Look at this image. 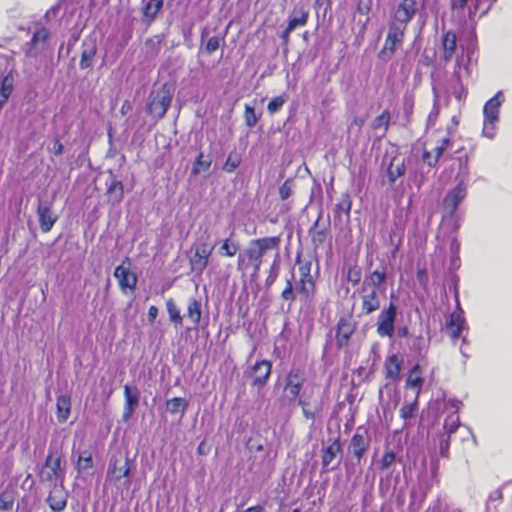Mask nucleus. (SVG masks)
I'll return each mask as SVG.
<instances>
[{
    "label": "nucleus",
    "mask_w": 512,
    "mask_h": 512,
    "mask_svg": "<svg viewBox=\"0 0 512 512\" xmlns=\"http://www.w3.org/2000/svg\"><path fill=\"white\" fill-rule=\"evenodd\" d=\"M426 0H401L391 11L388 33L385 38L382 54L392 56L397 47L402 45L408 24L425 9Z\"/></svg>",
    "instance_id": "obj_1"
},
{
    "label": "nucleus",
    "mask_w": 512,
    "mask_h": 512,
    "mask_svg": "<svg viewBox=\"0 0 512 512\" xmlns=\"http://www.w3.org/2000/svg\"><path fill=\"white\" fill-rule=\"evenodd\" d=\"M387 271L385 267L375 269L366 273L361 287L354 292L360 300V315L368 316L378 311L381 307V294H384L385 288L381 286L386 282Z\"/></svg>",
    "instance_id": "obj_2"
},
{
    "label": "nucleus",
    "mask_w": 512,
    "mask_h": 512,
    "mask_svg": "<svg viewBox=\"0 0 512 512\" xmlns=\"http://www.w3.org/2000/svg\"><path fill=\"white\" fill-rule=\"evenodd\" d=\"M280 236L257 238L250 242L249 247L238 256V267L242 270L253 268L254 275L258 274L263 264V258L268 251L279 252Z\"/></svg>",
    "instance_id": "obj_3"
},
{
    "label": "nucleus",
    "mask_w": 512,
    "mask_h": 512,
    "mask_svg": "<svg viewBox=\"0 0 512 512\" xmlns=\"http://www.w3.org/2000/svg\"><path fill=\"white\" fill-rule=\"evenodd\" d=\"M318 292L316 279H301L294 282V273L287 279L280 293V299L290 308L297 300L303 305H310Z\"/></svg>",
    "instance_id": "obj_4"
},
{
    "label": "nucleus",
    "mask_w": 512,
    "mask_h": 512,
    "mask_svg": "<svg viewBox=\"0 0 512 512\" xmlns=\"http://www.w3.org/2000/svg\"><path fill=\"white\" fill-rule=\"evenodd\" d=\"M305 382L304 372L299 368H292L286 375L284 383V392L290 401L297 400L298 405L302 409L303 416L314 421L316 411L310 408V400L308 396L300 397V392Z\"/></svg>",
    "instance_id": "obj_5"
},
{
    "label": "nucleus",
    "mask_w": 512,
    "mask_h": 512,
    "mask_svg": "<svg viewBox=\"0 0 512 512\" xmlns=\"http://www.w3.org/2000/svg\"><path fill=\"white\" fill-rule=\"evenodd\" d=\"M165 306L169 321L175 326V328L181 327L185 318L190 321L193 329H197L199 327L202 317V305L197 298L190 297L187 300L184 315L181 314L180 308L172 298L166 300Z\"/></svg>",
    "instance_id": "obj_6"
},
{
    "label": "nucleus",
    "mask_w": 512,
    "mask_h": 512,
    "mask_svg": "<svg viewBox=\"0 0 512 512\" xmlns=\"http://www.w3.org/2000/svg\"><path fill=\"white\" fill-rule=\"evenodd\" d=\"M64 463L65 460L60 452L49 450L39 473L40 481L48 483H56L58 480L63 481L65 477Z\"/></svg>",
    "instance_id": "obj_7"
},
{
    "label": "nucleus",
    "mask_w": 512,
    "mask_h": 512,
    "mask_svg": "<svg viewBox=\"0 0 512 512\" xmlns=\"http://www.w3.org/2000/svg\"><path fill=\"white\" fill-rule=\"evenodd\" d=\"M214 246L204 240H196L191 246L189 267L191 272L201 275L208 267Z\"/></svg>",
    "instance_id": "obj_8"
},
{
    "label": "nucleus",
    "mask_w": 512,
    "mask_h": 512,
    "mask_svg": "<svg viewBox=\"0 0 512 512\" xmlns=\"http://www.w3.org/2000/svg\"><path fill=\"white\" fill-rule=\"evenodd\" d=\"M172 102V93L167 84H163L157 91H152L146 106L147 113L156 120L166 115Z\"/></svg>",
    "instance_id": "obj_9"
},
{
    "label": "nucleus",
    "mask_w": 512,
    "mask_h": 512,
    "mask_svg": "<svg viewBox=\"0 0 512 512\" xmlns=\"http://www.w3.org/2000/svg\"><path fill=\"white\" fill-rule=\"evenodd\" d=\"M475 146L472 143L460 146L450 156L451 168L456 170V179L465 181L470 174L469 162L474 156Z\"/></svg>",
    "instance_id": "obj_10"
},
{
    "label": "nucleus",
    "mask_w": 512,
    "mask_h": 512,
    "mask_svg": "<svg viewBox=\"0 0 512 512\" xmlns=\"http://www.w3.org/2000/svg\"><path fill=\"white\" fill-rule=\"evenodd\" d=\"M504 100L503 93L498 91L491 99H489L483 107L484 125L483 134L489 138H493L495 134V124L499 120L500 106Z\"/></svg>",
    "instance_id": "obj_11"
},
{
    "label": "nucleus",
    "mask_w": 512,
    "mask_h": 512,
    "mask_svg": "<svg viewBox=\"0 0 512 512\" xmlns=\"http://www.w3.org/2000/svg\"><path fill=\"white\" fill-rule=\"evenodd\" d=\"M357 322L351 313L342 315L336 324L335 343L338 349L345 348L356 332Z\"/></svg>",
    "instance_id": "obj_12"
},
{
    "label": "nucleus",
    "mask_w": 512,
    "mask_h": 512,
    "mask_svg": "<svg viewBox=\"0 0 512 512\" xmlns=\"http://www.w3.org/2000/svg\"><path fill=\"white\" fill-rule=\"evenodd\" d=\"M131 471V461L128 456L113 455L109 461L107 469V480L113 483L119 482L121 479L128 478ZM127 485L130 480L127 479Z\"/></svg>",
    "instance_id": "obj_13"
},
{
    "label": "nucleus",
    "mask_w": 512,
    "mask_h": 512,
    "mask_svg": "<svg viewBox=\"0 0 512 512\" xmlns=\"http://www.w3.org/2000/svg\"><path fill=\"white\" fill-rule=\"evenodd\" d=\"M397 307L390 303L379 313L376 324V331L380 337H392L395 329Z\"/></svg>",
    "instance_id": "obj_14"
},
{
    "label": "nucleus",
    "mask_w": 512,
    "mask_h": 512,
    "mask_svg": "<svg viewBox=\"0 0 512 512\" xmlns=\"http://www.w3.org/2000/svg\"><path fill=\"white\" fill-rule=\"evenodd\" d=\"M467 193V186L462 180H459L457 185L446 193L442 207L448 216L452 217L456 213L460 203L467 197Z\"/></svg>",
    "instance_id": "obj_15"
},
{
    "label": "nucleus",
    "mask_w": 512,
    "mask_h": 512,
    "mask_svg": "<svg viewBox=\"0 0 512 512\" xmlns=\"http://www.w3.org/2000/svg\"><path fill=\"white\" fill-rule=\"evenodd\" d=\"M272 373V362L261 359L251 366L248 375L252 378L251 386L261 389L266 386Z\"/></svg>",
    "instance_id": "obj_16"
},
{
    "label": "nucleus",
    "mask_w": 512,
    "mask_h": 512,
    "mask_svg": "<svg viewBox=\"0 0 512 512\" xmlns=\"http://www.w3.org/2000/svg\"><path fill=\"white\" fill-rule=\"evenodd\" d=\"M370 442L368 429L363 425L358 426L351 438L349 452L359 461L368 450Z\"/></svg>",
    "instance_id": "obj_17"
},
{
    "label": "nucleus",
    "mask_w": 512,
    "mask_h": 512,
    "mask_svg": "<svg viewBox=\"0 0 512 512\" xmlns=\"http://www.w3.org/2000/svg\"><path fill=\"white\" fill-rule=\"evenodd\" d=\"M114 277L117 279L119 288L122 292H132L135 290L138 279L136 274L130 271V262L128 258L115 268Z\"/></svg>",
    "instance_id": "obj_18"
},
{
    "label": "nucleus",
    "mask_w": 512,
    "mask_h": 512,
    "mask_svg": "<svg viewBox=\"0 0 512 512\" xmlns=\"http://www.w3.org/2000/svg\"><path fill=\"white\" fill-rule=\"evenodd\" d=\"M140 392L136 386H130L126 384L124 386V408H123V420H129L135 413L136 408L139 405Z\"/></svg>",
    "instance_id": "obj_19"
},
{
    "label": "nucleus",
    "mask_w": 512,
    "mask_h": 512,
    "mask_svg": "<svg viewBox=\"0 0 512 512\" xmlns=\"http://www.w3.org/2000/svg\"><path fill=\"white\" fill-rule=\"evenodd\" d=\"M450 144L451 139L449 137H443L442 139H440L434 148V155H432V153L429 150L424 148L422 151L423 162L427 164L429 167L435 168L438 165L444 152L450 146Z\"/></svg>",
    "instance_id": "obj_20"
},
{
    "label": "nucleus",
    "mask_w": 512,
    "mask_h": 512,
    "mask_svg": "<svg viewBox=\"0 0 512 512\" xmlns=\"http://www.w3.org/2000/svg\"><path fill=\"white\" fill-rule=\"evenodd\" d=\"M164 0H142L141 16L142 21L150 26L157 19L162 11Z\"/></svg>",
    "instance_id": "obj_21"
},
{
    "label": "nucleus",
    "mask_w": 512,
    "mask_h": 512,
    "mask_svg": "<svg viewBox=\"0 0 512 512\" xmlns=\"http://www.w3.org/2000/svg\"><path fill=\"white\" fill-rule=\"evenodd\" d=\"M40 229L43 233H48L58 220L57 214L52 210V205H39L37 208Z\"/></svg>",
    "instance_id": "obj_22"
},
{
    "label": "nucleus",
    "mask_w": 512,
    "mask_h": 512,
    "mask_svg": "<svg viewBox=\"0 0 512 512\" xmlns=\"http://www.w3.org/2000/svg\"><path fill=\"white\" fill-rule=\"evenodd\" d=\"M403 358L399 354L389 355L384 362L385 379L392 382L398 381L400 378Z\"/></svg>",
    "instance_id": "obj_23"
},
{
    "label": "nucleus",
    "mask_w": 512,
    "mask_h": 512,
    "mask_svg": "<svg viewBox=\"0 0 512 512\" xmlns=\"http://www.w3.org/2000/svg\"><path fill=\"white\" fill-rule=\"evenodd\" d=\"M67 498L68 495L62 486H54L47 497V503L53 512H63L67 506Z\"/></svg>",
    "instance_id": "obj_24"
},
{
    "label": "nucleus",
    "mask_w": 512,
    "mask_h": 512,
    "mask_svg": "<svg viewBox=\"0 0 512 512\" xmlns=\"http://www.w3.org/2000/svg\"><path fill=\"white\" fill-rule=\"evenodd\" d=\"M97 54L96 39L84 40L82 43V51L79 66L82 70L92 67L95 56Z\"/></svg>",
    "instance_id": "obj_25"
},
{
    "label": "nucleus",
    "mask_w": 512,
    "mask_h": 512,
    "mask_svg": "<svg viewBox=\"0 0 512 512\" xmlns=\"http://www.w3.org/2000/svg\"><path fill=\"white\" fill-rule=\"evenodd\" d=\"M457 44V36L454 31H446L442 35L441 39V59L448 63L451 61Z\"/></svg>",
    "instance_id": "obj_26"
},
{
    "label": "nucleus",
    "mask_w": 512,
    "mask_h": 512,
    "mask_svg": "<svg viewBox=\"0 0 512 512\" xmlns=\"http://www.w3.org/2000/svg\"><path fill=\"white\" fill-rule=\"evenodd\" d=\"M464 324L465 318L463 316V311L458 307V311H454L446 323L449 335L453 340H456L461 336Z\"/></svg>",
    "instance_id": "obj_27"
},
{
    "label": "nucleus",
    "mask_w": 512,
    "mask_h": 512,
    "mask_svg": "<svg viewBox=\"0 0 512 512\" xmlns=\"http://www.w3.org/2000/svg\"><path fill=\"white\" fill-rule=\"evenodd\" d=\"M342 452L340 438H335L331 443L322 450L321 460L322 468L324 471H328L330 463L336 458L338 454Z\"/></svg>",
    "instance_id": "obj_28"
},
{
    "label": "nucleus",
    "mask_w": 512,
    "mask_h": 512,
    "mask_svg": "<svg viewBox=\"0 0 512 512\" xmlns=\"http://www.w3.org/2000/svg\"><path fill=\"white\" fill-rule=\"evenodd\" d=\"M106 196L113 205L119 204L124 198V185L122 181L112 177L110 183H106Z\"/></svg>",
    "instance_id": "obj_29"
},
{
    "label": "nucleus",
    "mask_w": 512,
    "mask_h": 512,
    "mask_svg": "<svg viewBox=\"0 0 512 512\" xmlns=\"http://www.w3.org/2000/svg\"><path fill=\"white\" fill-rule=\"evenodd\" d=\"M72 402L69 395H59L56 398V418L59 423H65L71 414Z\"/></svg>",
    "instance_id": "obj_30"
},
{
    "label": "nucleus",
    "mask_w": 512,
    "mask_h": 512,
    "mask_svg": "<svg viewBox=\"0 0 512 512\" xmlns=\"http://www.w3.org/2000/svg\"><path fill=\"white\" fill-rule=\"evenodd\" d=\"M424 384V378L422 377V368L419 364H415L408 373L406 379V387L416 389V395L419 397L422 386Z\"/></svg>",
    "instance_id": "obj_31"
},
{
    "label": "nucleus",
    "mask_w": 512,
    "mask_h": 512,
    "mask_svg": "<svg viewBox=\"0 0 512 512\" xmlns=\"http://www.w3.org/2000/svg\"><path fill=\"white\" fill-rule=\"evenodd\" d=\"M319 218L314 222V224L309 229V235L311 237V242L313 247L316 249L321 246L329 236V225L318 229Z\"/></svg>",
    "instance_id": "obj_32"
},
{
    "label": "nucleus",
    "mask_w": 512,
    "mask_h": 512,
    "mask_svg": "<svg viewBox=\"0 0 512 512\" xmlns=\"http://www.w3.org/2000/svg\"><path fill=\"white\" fill-rule=\"evenodd\" d=\"M352 208V198L349 192H345L341 195L339 202L335 205L333 213L335 219H342V215H345L347 219L350 217Z\"/></svg>",
    "instance_id": "obj_33"
},
{
    "label": "nucleus",
    "mask_w": 512,
    "mask_h": 512,
    "mask_svg": "<svg viewBox=\"0 0 512 512\" xmlns=\"http://www.w3.org/2000/svg\"><path fill=\"white\" fill-rule=\"evenodd\" d=\"M405 172L406 166L404 160H398L397 157H393L387 169L389 183H394L399 177L403 176Z\"/></svg>",
    "instance_id": "obj_34"
},
{
    "label": "nucleus",
    "mask_w": 512,
    "mask_h": 512,
    "mask_svg": "<svg viewBox=\"0 0 512 512\" xmlns=\"http://www.w3.org/2000/svg\"><path fill=\"white\" fill-rule=\"evenodd\" d=\"M419 397L415 396L414 400L410 403H405L400 411L399 416L405 421L404 427H407V421L416 417L419 412Z\"/></svg>",
    "instance_id": "obj_35"
},
{
    "label": "nucleus",
    "mask_w": 512,
    "mask_h": 512,
    "mask_svg": "<svg viewBox=\"0 0 512 512\" xmlns=\"http://www.w3.org/2000/svg\"><path fill=\"white\" fill-rule=\"evenodd\" d=\"M240 245L239 243L232 239V237L226 238L221 241L219 254L223 257L233 258L239 252Z\"/></svg>",
    "instance_id": "obj_36"
},
{
    "label": "nucleus",
    "mask_w": 512,
    "mask_h": 512,
    "mask_svg": "<svg viewBox=\"0 0 512 512\" xmlns=\"http://www.w3.org/2000/svg\"><path fill=\"white\" fill-rule=\"evenodd\" d=\"M225 36H226V33H224L223 35L211 36L210 38H208V40L206 41L204 46H203V44L200 46V51H203L207 55L213 54L221 46L225 45Z\"/></svg>",
    "instance_id": "obj_37"
},
{
    "label": "nucleus",
    "mask_w": 512,
    "mask_h": 512,
    "mask_svg": "<svg viewBox=\"0 0 512 512\" xmlns=\"http://www.w3.org/2000/svg\"><path fill=\"white\" fill-rule=\"evenodd\" d=\"M189 406V402L182 397H174L172 399L167 400L166 409L171 414H181L184 415L187 408Z\"/></svg>",
    "instance_id": "obj_38"
},
{
    "label": "nucleus",
    "mask_w": 512,
    "mask_h": 512,
    "mask_svg": "<svg viewBox=\"0 0 512 512\" xmlns=\"http://www.w3.org/2000/svg\"><path fill=\"white\" fill-rule=\"evenodd\" d=\"M14 86V79L11 75H6L2 78L1 87H0V110L4 106V104L9 99L12 94Z\"/></svg>",
    "instance_id": "obj_39"
},
{
    "label": "nucleus",
    "mask_w": 512,
    "mask_h": 512,
    "mask_svg": "<svg viewBox=\"0 0 512 512\" xmlns=\"http://www.w3.org/2000/svg\"><path fill=\"white\" fill-rule=\"evenodd\" d=\"M211 164H212V159L210 157L205 159L204 153L201 151L193 163L191 175L197 176L201 172L207 171L210 168Z\"/></svg>",
    "instance_id": "obj_40"
},
{
    "label": "nucleus",
    "mask_w": 512,
    "mask_h": 512,
    "mask_svg": "<svg viewBox=\"0 0 512 512\" xmlns=\"http://www.w3.org/2000/svg\"><path fill=\"white\" fill-rule=\"evenodd\" d=\"M164 40L165 35L163 33L157 34L147 38L145 41V46L151 54L156 56L159 54Z\"/></svg>",
    "instance_id": "obj_41"
},
{
    "label": "nucleus",
    "mask_w": 512,
    "mask_h": 512,
    "mask_svg": "<svg viewBox=\"0 0 512 512\" xmlns=\"http://www.w3.org/2000/svg\"><path fill=\"white\" fill-rule=\"evenodd\" d=\"M344 272L346 280L351 283L352 286L360 284L362 279V270L357 264L348 266Z\"/></svg>",
    "instance_id": "obj_42"
},
{
    "label": "nucleus",
    "mask_w": 512,
    "mask_h": 512,
    "mask_svg": "<svg viewBox=\"0 0 512 512\" xmlns=\"http://www.w3.org/2000/svg\"><path fill=\"white\" fill-rule=\"evenodd\" d=\"M296 263L299 265V278L301 279H316L315 276L312 275V261H302L301 254L298 253L296 256Z\"/></svg>",
    "instance_id": "obj_43"
},
{
    "label": "nucleus",
    "mask_w": 512,
    "mask_h": 512,
    "mask_svg": "<svg viewBox=\"0 0 512 512\" xmlns=\"http://www.w3.org/2000/svg\"><path fill=\"white\" fill-rule=\"evenodd\" d=\"M391 122V114L388 109L382 111L372 122V128L374 130L383 129L386 132L389 129Z\"/></svg>",
    "instance_id": "obj_44"
},
{
    "label": "nucleus",
    "mask_w": 512,
    "mask_h": 512,
    "mask_svg": "<svg viewBox=\"0 0 512 512\" xmlns=\"http://www.w3.org/2000/svg\"><path fill=\"white\" fill-rule=\"evenodd\" d=\"M279 257H280V254L279 252L275 253V257H274V261L272 263V265L270 266L269 270H268V275H267V278L265 280V284L267 287H270L272 286L275 281L277 280L278 278V275H279Z\"/></svg>",
    "instance_id": "obj_45"
},
{
    "label": "nucleus",
    "mask_w": 512,
    "mask_h": 512,
    "mask_svg": "<svg viewBox=\"0 0 512 512\" xmlns=\"http://www.w3.org/2000/svg\"><path fill=\"white\" fill-rule=\"evenodd\" d=\"M261 115H258L255 111V108L250 106L249 104H245L244 105V122H245V125L249 128H253L259 118H260Z\"/></svg>",
    "instance_id": "obj_46"
},
{
    "label": "nucleus",
    "mask_w": 512,
    "mask_h": 512,
    "mask_svg": "<svg viewBox=\"0 0 512 512\" xmlns=\"http://www.w3.org/2000/svg\"><path fill=\"white\" fill-rule=\"evenodd\" d=\"M460 426V418L457 414H451L446 417L444 421V430L445 433L443 435H449L456 432Z\"/></svg>",
    "instance_id": "obj_47"
},
{
    "label": "nucleus",
    "mask_w": 512,
    "mask_h": 512,
    "mask_svg": "<svg viewBox=\"0 0 512 512\" xmlns=\"http://www.w3.org/2000/svg\"><path fill=\"white\" fill-rule=\"evenodd\" d=\"M49 37V31L46 27H37L31 37L30 44L35 47L39 43H45Z\"/></svg>",
    "instance_id": "obj_48"
},
{
    "label": "nucleus",
    "mask_w": 512,
    "mask_h": 512,
    "mask_svg": "<svg viewBox=\"0 0 512 512\" xmlns=\"http://www.w3.org/2000/svg\"><path fill=\"white\" fill-rule=\"evenodd\" d=\"M93 468V457L88 450L82 451L77 461V469L79 471L89 470Z\"/></svg>",
    "instance_id": "obj_49"
},
{
    "label": "nucleus",
    "mask_w": 512,
    "mask_h": 512,
    "mask_svg": "<svg viewBox=\"0 0 512 512\" xmlns=\"http://www.w3.org/2000/svg\"><path fill=\"white\" fill-rule=\"evenodd\" d=\"M309 13L308 11L301 9L299 17L289 18L288 20V30H294L298 26H305L308 22Z\"/></svg>",
    "instance_id": "obj_50"
},
{
    "label": "nucleus",
    "mask_w": 512,
    "mask_h": 512,
    "mask_svg": "<svg viewBox=\"0 0 512 512\" xmlns=\"http://www.w3.org/2000/svg\"><path fill=\"white\" fill-rule=\"evenodd\" d=\"M286 100H287V95H285V94L273 97L268 102V105H267V110H268L269 114L273 115V114L277 113L278 111H280V109L285 104Z\"/></svg>",
    "instance_id": "obj_51"
},
{
    "label": "nucleus",
    "mask_w": 512,
    "mask_h": 512,
    "mask_svg": "<svg viewBox=\"0 0 512 512\" xmlns=\"http://www.w3.org/2000/svg\"><path fill=\"white\" fill-rule=\"evenodd\" d=\"M241 164V157L237 154L230 153L223 165V170L228 173L234 172Z\"/></svg>",
    "instance_id": "obj_52"
},
{
    "label": "nucleus",
    "mask_w": 512,
    "mask_h": 512,
    "mask_svg": "<svg viewBox=\"0 0 512 512\" xmlns=\"http://www.w3.org/2000/svg\"><path fill=\"white\" fill-rule=\"evenodd\" d=\"M396 461V454L390 449H386L380 460V469L387 470Z\"/></svg>",
    "instance_id": "obj_53"
},
{
    "label": "nucleus",
    "mask_w": 512,
    "mask_h": 512,
    "mask_svg": "<svg viewBox=\"0 0 512 512\" xmlns=\"http://www.w3.org/2000/svg\"><path fill=\"white\" fill-rule=\"evenodd\" d=\"M294 183L291 178L286 179L279 188V196L281 200H286L293 194Z\"/></svg>",
    "instance_id": "obj_54"
},
{
    "label": "nucleus",
    "mask_w": 512,
    "mask_h": 512,
    "mask_svg": "<svg viewBox=\"0 0 512 512\" xmlns=\"http://www.w3.org/2000/svg\"><path fill=\"white\" fill-rule=\"evenodd\" d=\"M14 504V497L7 491L0 493V511H9Z\"/></svg>",
    "instance_id": "obj_55"
},
{
    "label": "nucleus",
    "mask_w": 512,
    "mask_h": 512,
    "mask_svg": "<svg viewBox=\"0 0 512 512\" xmlns=\"http://www.w3.org/2000/svg\"><path fill=\"white\" fill-rule=\"evenodd\" d=\"M449 448H450V436L449 435H441L439 441V450L440 455L443 458H449Z\"/></svg>",
    "instance_id": "obj_56"
},
{
    "label": "nucleus",
    "mask_w": 512,
    "mask_h": 512,
    "mask_svg": "<svg viewBox=\"0 0 512 512\" xmlns=\"http://www.w3.org/2000/svg\"><path fill=\"white\" fill-rule=\"evenodd\" d=\"M412 348L419 355L427 351L428 345H426L422 335L413 339Z\"/></svg>",
    "instance_id": "obj_57"
},
{
    "label": "nucleus",
    "mask_w": 512,
    "mask_h": 512,
    "mask_svg": "<svg viewBox=\"0 0 512 512\" xmlns=\"http://www.w3.org/2000/svg\"><path fill=\"white\" fill-rule=\"evenodd\" d=\"M490 502H501L503 500L502 488H497L489 494Z\"/></svg>",
    "instance_id": "obj_58"
},
{
    "label": "nucleus",
    "mask_w": 512,
    "mask_h": 512,
    "mask_svg": "<svg viewBox=\"0 0 512 512\" xmlns=\"http://www.w3.org/2000/svg\"><path fill=\"white\" fill-rule=\"evenodd\" d=\"M440 109L437 102L434 103L431 112L429 113L428 120L429 122H435L439 115Z\"/></svg>",
    "instance_id": "obj_59"
},
{
    "label": "nucleus",
    "mask_w": 512,
    "mask_h": 512,
    "mask_svg": "<svg viewBox=\"0 0 512 512\" xmlns=\"http://www.w3.org/2000/svg\"><path fill=\"white\" fill-rule=\"evenodd\" d=\"M159 314V310L156 306L152 305L148 309V320L150 323H154L157 316Z\"/></svg>",
    "instance_id": "obj_60"
},
{
    "label": "nucleus",
    "mask_w": 512,
    "mask_h": 512,
    "mask_svg": "<svg viewBox=\"0 0 512 512\" xmlns=\"http://www.w3.org/2000/svg\"><path fill=\"white\" fill-rule=\"evenodd\" d=\"M63 144L61 143V141L59 139H55L54 142H53V153L56 155V156H59L63 153Z\"/></svg>",
    "instance_id": "obj_61"
},
{
    "label": "nucleus",
    "mask_w": 512,
    "mask_h": 512,
    "mask_svg": "<svg viewBox=\"0 0 512 512\" xmlns=\"http://www.w3.org/2000/svg\"><path fill=\"white\" fill-rule=\"evenodd\" d=\"M210 451V447L206 445L205 440H203L197 447V453L199 455H207Z\"/></svg>",
    "instance_id": "obj_62"
},
{
    "label": "nucleus",
    "mask_w": 512,
    "mask_h": 512,
    "mask_svg": "<svg viewBox=\"0 0 512 512\" xmlns=\"http://www.w3.org/2000/svg\"><path fill=\"white\" fill-rule=\"evenodd\" d=\"M468 0H452L451 1V8L452 9H463Z\"/></svg>",
    "instance_id": "obj_63"
},
{
    "label": "nucleus",
    "mask_w": 512,
    "mask_h": 512,
    "mask_svg": "<svg viewBox=\"0 0 512 512\" xmlns=\"http://www.w3.org/2000/svg\"><path fill=\"white\" fill-rule=\"evenodd\" d=\"M417 279L423 284H427V273L425 269H420L417 271Z\"/></svg>",
    "instance_id": "obj_64"
}]
</instances>
